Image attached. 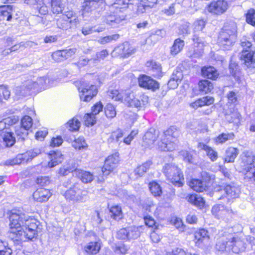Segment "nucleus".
<instances>
[{"instance_id": "nucleus-25", "label": "nucleus", "mask_w": 255, "mask_h": 255, "mask_svg": "<svg viewBox=\"0 0 255 255\" xmlns=\"http://www.w3.org/2000/svg\"><path fill=\"white\" fill-rule=\"evenodd\" d=\"M50 9L52 14L56 16L62 13L65 5L62 0H50Z\"/></svg>"}, {"instance_id": "nucleus-46", "label": "nucleus", "mask_w": 255, "mask_h": 255, "mask_svg": "<svg viewBox=\"0 0 255 255\" xmlns=\"http://www.w3.org/2000/svg\"><path fill=\"white\" fill-rule=\"evenodd\" d=\"M99 113H87L84 116L85 125L87 127L93 126L96 124V115Z\"/></svg>"}, {"instance_id": "nucleus-32", "label": "nucleus", "mask_w": 255, "mask_h": 255, "mask_svg": "<svg viewBox=\"0 0 255 255\" xmlns=\"http://www.w3.org/2000/svg\"><path fill=\"white\" fill-rule=\"evenodd\" d=\"M184 45L185 42L183 40L180 38L175 39L170 48V55L173 56L177 55L183 50Z\"/></svg>"}, {"instance_id": "nucleus-60", "label": "nucleus", "mask_w": 255, "mask_h": 255, "mask_svg": "<svg viewBox=\"0 0 255 255\" xmlns=\"http://www.w3.org/2000/svg\"><path fill=\"white\" fill-rule=\"evenodd\" d=\"M62 50H57L53 52L51 55L52 59L56 62H61L65 60Z\"/></svg>"}, {"instance_id": "nucleus-10", "label": "nucleus", "mask_w": 255, "mask_h": 255, "mask_svg": "<svg viewBox=\"0 0 255 255\" xmlns=\"http://www.w3.org/2000/svg\"><path fill=\"white\" fill-rule=\"evenodd\" d=\"M230 4L227 0H213L206 6V10L214 16H220L225 13L229 9Z\"/></svg>"}, {"instance_id": "nucleus-63", "label": "nucleus", "mask_w": 255, "mask_h": 255, "mask_svg": "<svg viewBox=\"0 0 255 255\" xmlns=\"http://www.w3.org/2000/svg\"><path fill=\"white\" fill-rule=\"evenodd\" d=\"M109 55V52L107 49H103L96 53L95 60L98 61L104 60Z\"/></svg>"}, {"instance_id": "nucleus-54", "label": "nucleus", "mask_w": 255, "mask_h": 255, "mask_svg": "<svg viewBox=\"0 0 255 255\" xmlns=\"http://www.w3.org/2000/svg\"><path fill=\"white\" fill-rule=\"evenodd\" d=\"M72 145L75 149L79 150L84 149L88 146L84 137L83 136H80L77 139H75Z\"/></svg>"}, {"instance_id": "nucleus-7", "label": "nucleus", "mask_w": 255, "mask_h": 255, "mask_svg": "<svg viewBox=\"0 0 255 255\" xmlns=\"http://www.w3.org/2000/svg\"><path fill=\"white\" fill-rule=\"evenodd\" d=\"M77 84V88L80 101L89 102L98 95L99 88L97 85L84 80L79 81Z\"/></svg>"}, {"instance_id": "nucleus-58", "label": "nucleus", "mask_w": 255, "mask_h": 255, "mask_svg": "<svg viewBox=\"0 0 255 255\" xmlns=\"http://www.w3.org/2000/svg\"><path fill=\"white\" fill-rule=\"evenodd\" d=\"M128 227L122 228L117 233V238L119 240L128 241Z\"/></svg>"}, {"instance_id": "nucleus-2", "label": "nucleus", "mask_w": 255, "mask_h": 255, "mask_svg": "<svg viewBox=\"0 0 255 255\" xmlns=\"http://www.w3.org/2000/svg\"><path fill=\"white\" fill-rule=\"evenodd\" d=\"M216 239V249L221 252H230L235 254L244 252L246 249V244L239 238L233 236L224 230H219L215 236Z\"/></svg>"}, {"instance_id": "nucleus-14", "label": "nucleus", "mask_w": 255, "mask_h": 255, "mask_svg": "<svg viewBox=\"0 0 255 255\" xmlns=\"http://www.w3.org/2000/svg\"><path fill=\"white\" fill-rule=\"evenodd\" d=\"M145 66L147 70L152 73V77L155 79H160L165 75L161 64L153 59L147 60Z\"/></svg>"}, {"instance_id": "nucleus-3", "label": "nucleus", "mask_w": 255, "mask_h": 255, "mask_svg": "<svg viewBox=\"0 0 255 255\" xmlns=\"http://www.w3.org/2000/svg\"><path fill=\"white\" fill-rule=\"evenodd\" d=\"M238 30L236 25L228 23L220 29L217 39L218 45L225 50L231 49L237 40Z\"/></svg>"}, {"instance_id": "nucleus-56", "label": "nucleus", "mask_w": 255, "mask_h": 255, "mask_svg": "<svg viewBox=\"0 0 255 255\" xmlns=\"http://www.w3.org/2000/svg\"><path fill=\"white\" fill-rule=\"evenodd\" d=\"M100 244L98 242H91L86 247V251L92 254H96L100 250Z\"/></svg>"}, {"instance_id": "nucleus-17", "label": "nucleus", "mask_w": 255, "mask_h": 255, "mask_svg": "<svg viewBox=\"0 0 255 255\" xmlns=\"http://www.w3.org/2000/svg\"><path fill=\"white\" fill-rule=\"evenodd\" d=\"M201 74L202 76L207 80L216 81L220 77V74L217 69L214 66L206 65L201 67Z\"/></svg>"}, {"instance_id": "nucleus-18", "label": "nucleus", "mask_w": 255, "mask_h": 255, "mask_svg": "<svg viewBox=\"0 0 255 255\" xmlns=\"http://www.w3.org/2000/svg\"><path fill=\"white\" fill-rule=\"evenodd\" d=\"M193 42V53L190 55L191 57H200L203 52L204 43L201 40L199 36L196 34H194L192 37Z\"/></svg>"}, {"instance_id": "nucleus-20", "label": "nucleus", "mask_w": 255, "mask_h": 255, "mask_svg": "<svg viewBox=\"0 0 255 255\" xmlns=\"http://www.w3.org/2000/svg\"><path fill=\"white\" fill-rule=\"evenodd\" d=\"M158 134V130H156L153 128H150L149 130L146 132L143 137V145L146 147H149L152 145L156 140Z\"/></svg>"}, {"instance_id": "nucleus-16", "label": "nucleus", "mask_w": 255, "mask_h": 255, "mask_svg": "<svg viewBox=\"0 0 255 255\" xmlns=\"http://www.w3.org/2000/svg\"><path fill=\"white\" fill-rule=\"evenodd\" d=\"M129 92H125L119 89L113 88L109 89L107 92V95L112 99L115 101H119L121 103H124L127 106V95Z\"/></svg>"}, {"instance_id": "nucleus-42", "label": "nucleus", "mask_w": 255, "mask_h": 255, "mask_svg": "<svg viewBox=\"0 0 255 255\" xmlns=\"http://www.w3.org/2000/svg\"><path fill=\"white\" fill-rule=\"evenodd\" d=\"M111 217L115 220L119 221L123 217L121 207L118 205L112 206L110 209Z\"/></svg>"}, {"instance_id": "nucleus-28", "label": "nucleus", "mask_w": 255, "mask_h": 255, "mask_svg": "<svg viewBox=\"0 0 255 255\" xmlns=\"http://www.w3.org/2000/svg\"><path fill=\"white\" fill-rule=\"evenodd\" d=\"M50 161L48 163L49 168H52L62 162L63 155L60 151H50L49 153Z\"/></svg>"}, {"instance_id": "nucleus-59", "label": "nucleus", "mask_w": 255, "mask_h": 255, "mask_svg": "<svg viewBox=\"0 0 255 255\" xmlns=\"http://www.w3.org/2000/svg\"><path fill=\"white\" fill-rule=\"evenodd\" d=\"M10 96V92L7 87L3 86H0V103L2 102V98L7 100Z\"/></svg>"}, {"instance_id": "nucleus-4", "label": "nucleus", "mask_w": 255, "mask_h": 255, "mask_svg": "<svg viewBox=\"0 0 255 255\" xmlns=\"http://www.w3.org/2000/svg\"><path fill=\"white\" fill-rule=\"evenodd\" d=\"M180 131L175 126H171L163 132L159 143V148L165 151H173L177 145V138L180 135Z\"/></svg>"}, {"instance_id": "nucleus-26", "label": "nucleus", "mask_w": 255, "mask_h": 255, "mask_svg": "<svg viewBox=\"0 0 255 255\" xmlns=\"http://www.w3.org/2000/svg\"><path fill=\"white\" fill-rule=\"evenodd\" d=\"M158 2V0H140L137 5V11L143 13L148 9L154 7Z\"/></svg>"}, {"instance_id": "nucleus-44", "label": "nucleus", "mask_w": 255, "mask_h": 255, "mask_svg": "<svg viewBox=\"0 0 255 255\" xmlns=\"http://www.w3.org/2000/svg\"><path fill=\"white\" fill-rule=\"evenodd\" d=\"M152 164V163L151 161H147L135 168L134 170L135 174L136 175H138L139 176H142L144 173L149 169Z\"/></svg>"}, {"instance_id": "nucleus-19", "label": "nucleus", "mask_w": 255, "mask_h": 255, "mask_svg": "<svg viewBox=\"0 0 255 255\" xmlns=\"http://www.w3.org/2000/svg\"><path fill=\"white\" fill-rule=\"evenodd\" d=\"M214 102L215 99L213 97L206 96L197 99L190 103V106L193 109H197L204 106H209L213 104Z\"/></svg>"}, {"instance_id": "nucleus-50", "label": "nucleus", "mask_w": 255, "mask_h": 255, "mask_svg": "<svg viewBox=\"0 0 255 255\" xmlns=\"http://www.w3.org/2000/svg\"><path fill=\"white\" fill-rule=\"evenodd\" d=\"M139 227L130 226L128 227V241L134 240L139 237L140 232Z\"/></svg>"}, {"instance_id": "nucleus-51", "label": "nucleus", "mask_w": 255, "mask_h": 255, "mask_svg": "<svg viewBox=\"0 0 255 255\" xmlns=\"http://www.w3.org/2000/svg\"><path fill=\"white\" fill-rule=\"evenodd\" d=\"M177 73H179L180 76L174 77V73L172 75V77L170 78L167 82V86L170 89H174L178 87V81H180L182 77V74L179 71H176Z\"/></svg>"}, {"instance_id": "nucleus-24", "label": "nucleus", "mask_w": 255, "mask_h": 255, "mask_svg": "<svg viewBox=\"0 0 255 255\" xmlns=\"http://www.w3.org/2000/svg\"><path fill=\"white\" fill-rule=\"evenodd\" d=\"M51 195L49 190L45 188H39L33 193V197L37 202H44L47 201Z\"/></svg>"}, {"instance_id": "nucleus-29", "label": "nucleus", "mask_w": 255, "mask_h": 255, "mask_svg": "<svg viewBox=\"0 0 255 255\" xmlns=\"http://www.w3.org/2000/svg\"><path fill=\"white\" fill-rule=\"evenodd\" d=\"M242 163L244 168L251 166L255 162V156L249 150L244 151L241 155Z\"/></svg>"}, {"instance_id": "nucleus-23", "label": "nucleus", "mask_w": 255, "mask_h": 255, "mask_svg": "<svg viewBox=\"0 0 255 255\" xmlns=\"http://www.w3.org/2000/svg\"><path fill=\"white\" fill-rule=\"evenodd\" d=\"M198 91L202 94L212 93L214 90L213 83L207 79H201L198 82Z\"/></svg>"}, {"instance_id": "nucleus-37", "label": "nucleus", "mask_w": 255, "mask_h": 255, "mask_svg": "<svg viewBox=\"0 0 255 255\" xmlns=\"http://www.w3.org/2000/svg\"><path fill=\"white\" fill-rule=\"evenodd\" d=\"M227 99V106L229 108H234L239 103L238 97L237 93L233 91H229L226 95Z\"/></svg>"}, {"instance_id": "nucleus-11", "label": "nucleus", "mask_w": 255, "mask_h": 255, "mask_svg": "<svg viewBox=\"0 0 255 255\" xmlns=\"http://www.w3.org/2000/svg\"><path fill=\"white\" fill-rule=\"evenodd\" d=\"M119 161V153H115L109 155L106 159L105 164L102 168L99 169L100 174L98 177L99 182H103L105 177L108 176L116 167Z\"/></svg>"}, {"instance_id": "nucleus-12", "label": "nucleus", "mask_w": 255, "mask_h": 255, "mask_svg": "<svg viewBox=\"0 0 255 255\" xmlns=\"http://www.w3.org/2000/svg\"><path fill=\"white\" fill-rule=\"evenodd\" d=\"M138 86L143 89L155 92L160 89V83L156 79L146 74H140L137 78Z\"/></svg>"}, {"instance_id": "nucleus-8", "label": "nucleus", "mask_w": 255, "mask_h": 255, "mask_svg": "<svg viewBox=\"0 0 255 255\" xmlns=\"http://www.w3.org/2000/svg\"><path fill=\"white\" fill-rule=\"evenodd\" d=\"M63 196L67 201L73 204L85 203L88 199L87 191L81 189L77 184L67 190Z\"/></svg>"}, {"instance_id": "nucleus-31", "label": "nucleus", "mask_w": 255, "mask_h": 255, "mask_svg": "<svg viewBox=\"0 0 255 255\" xmlns=\"http://www.w3.org/2000/svg\"><path fill=\"white\" fill-rule=\"evenodd\" d=\"M208 233V231L204 229H200L195 233L194 238L197 246L200 247L202 243L208 241L209 237Z\"/></svg>"}, {"instance_id": "nucleus-36", "label": "nucleus", "mask_w": 255, "mask_h": 255, "mask_svg": "<svg viewBox=\"0 0 255 255\" xmlns=\"http://www.w3.org/2000/svg\"><path fill=\"white\" fill-rule=\"evenodd\" d=\"M77 175L81 179V181L85 183L91 182L94 179V176L90 172L81 169L76 170Z\"/></svg>"}, {"instance_id": "nucleus-62", "label": "nucleus", "mask_w": 255, "mask_h": 255, "mask_svg": "<svg viewBox=\"0 0 255 255\" xmlns=\"http://www.w3.org/2000/svg\"><path fill=\"white\" fill-rule=\"evenodd\" d=\"M12 250L7 247L5 244L0 240V255H11Z\"/></svg>"}, {"instance_id": "nucleus-22", "label": "nucleus", "mask_w": 255, "mask_h": 255, "mask_svg": "<svg viewBox=\"0 0 255 255\" xmlns=\"http://www.w3.org/2000/svg\"><path fill=\"white\" fill-rule=\"evenodd\" d=\"M9 230L8 233V237L15 244L16 242V213L13 211L9 213Z\"/></svg>"}, {"instance_id": "nucleus-9", "label": "nucleus", "mask_w": 255, "mask_h": 255, "mask_svg": "<svg viewBox=\"0 0 255 255\" xmlns=\"http://www.w3.org/2000/svg\"><path fill=\"white\" fill-rule=\"evenodd\" d=\"M163 173L174 185L180 187L183 185L184 177L180 168L173 163L165 164L162 168Z\"/></svg>"}, {"instance_id": "nucleus-38", "label": "nucleus", "mask_w": 255, "mask_h": 255, "mask_svg": "<svg viewBox=\"0 0 255 255\" xmlns=\"http://www.w3.org/2000/svg\"><path fill=\"white\" fill-rule=\"evenodd\" d=\"M230 74L235 78V80L239 83L241 81V71L239 66L237 64L232 63L229 67Z\"/></svg>"}, {"instance_id": "nucleus-39", "label": "nucleus", "mask_w": 255, "mask_h": 255, "mask_svg": "<svg viewBox=\"0 0 255 255\" xmlns=\"http://www.w3.org/2000/svg\"><path fill=\"white\" fill-rule=\"evenodd\" d=\"M233 132H225L220 134L216 138L215 141L217 143H224L228 140H233L235 138Z\"/></svg>"}, {"instance_id": "nucleus-43", "label": "nucleus", "mask_w": 255, "mask_h": 255, "mask_svg": "<svg viewBox=\"0 0 255 255\" xmlns=\"http://www.w3.org/2000/svg\"><path fill=\"white\" fill-rule=\"evenodd\" d=\"M207 23V20L204 18H200L195 20L193 23L194 32L203 31Z\"/></svg>"}, {"instance_id": "nucleus-48", "label": "nucleus", "mask_w": 255, "mask_h": 255, "mask_svg": "<svg viewBox=\"0 0 255 255\" xmlns=\"http://www.w3.org/2000/svg\"><path fill=\"white\" fill-rule=\"evenodd\" d=\"M63 15L66 20L70 24H76L78 21V16L72 10L66 11Z\"/></svg>"}, {"instance_id": "nucleus-35", "label": "nucleus", "mask_w": 255, "mask_h": 255, "mask_svg": "<svg viewBox=\"0 0 255 255\" xmlns=\"http://www.w3.org/2000/svg\"><path fill=\"white\" fill-rule=\"evenodd\" d=\"M186 199L189 203L198 207H203L205 204L203 198L196 194H189Z\"/></svg>"}, {"instance_id": "nucleus-57", "label": "nucleus", "mask_w": 255, "mask_h": 255, "mask_svg": "<svg viewBox=\"0 0 255 255\" xmlns=\"http://www.w3.org/2000/svg\"><path fill=\"white\" fill-rule=\"evenodd\" d=\"M30 160H31V157H29L28 151L23 154L17 155V164L27 162Z\"/></svg>"}, {"instance_id": "nucleus-41", "label": "nucleus", "mask_w": 255, "mask_h": 255, "mask_svg": "<svg viewBox=\"0 0 255 255\" xmlns=\"http://www.w3.org/2000/svg\"><path fill=\"white\" fill-rule=\"evenodd\" d=\"M69 130L71 131H78L81 126L80 122L75 117L69 120L65 125Z\"/></svg>"}, {"instance_id": "nucleus-21", "label": "nucleus", "mask_w": 255, "mask_h": 255, "mask_svg": "<svg viewBox=\"0 0 255 255\" xmlns=\"http://www.w3.org/2000/svg\"><path fill=\"white\" fill-rule=\"evenodd\" d=\"M118 54L122 58H126L132 54L135 50L132 45L128 42H125L117 48Z\"/></svg>"}, {"instance_id": "nucleus-45", "label": "nucleus", "mask_w": 255, "mask_h": 255, "mask_svg": "<svg viewBox=\"0 0 255 255\" xmlns=\"http://www.w3.org/2000/svg\"><path fill=\"white\" fill-rule=\"evenodd\" d=\"M246 22L253 26H255V9L251 8L248 9L245 14Z\"/></svg>"}, {"instance_id": "nucleus-52", "label": "nucleus", "mask_w": 255, "mask_h": 255, "mask_svg": "<svg viewBox=\"0 0 255 255\" xmlns=\"http://www.w3.org/2000/svg\"><path fill=\"white\" fill-rule=\"evenodd\" d=\"M15 137L13 136V133L7 132L3 137L2 143L5 147H10L15 143Z\"/></svg>"}, {"instance_id": "nucleus-34", "label": "nucleus", "mask_w": 255, "mask_h": 255, "mask_svg": "<svg viewBox=\"0 0 255 255\" xmlns=\"http://www.w3.org/2000/svg\"><path fill=\"white\" fill-rule=\"evenodd\" d=\"M239 153V150L237 148L233 147L228 148L226 150L224 161L227 163L234 162Z\"/></svg>"}, {"instance_id": "nucleus-5", "label": "nucleus", "mask_w": 255, "mask_h": 255, "mask_svg": "<svg viewBox=\"0 0 255 255\" xmlns=\"http://www.w3.org/2000/svg\"><path fill=\"white\" fill-rule=\"evenodd\" d=\"M213 196L218 200H223V203L233 202L234 200L238 198L240 194L239 188L234 183L226 184L224 189L220 188L215 190Z\"/></svg>"}, {"instance_id": "nucleus-64", "label": "nucleus", "mask_w": 255, "mask_h": 255, "mask_svg": "<svg viewBox=\"0 0 255 255\" xmlns=\"http://www.w3.org/2000/svg\"><path fill=\"white\" fill-rule=\"evenodd\" d=\"M50 180L48 176H39L36 179V183L41 186H45L50 184Z\"/></svg>"}, {"instance_id": "nucleus-47", "label": "nucleus", "mask_w": 255, "mask_h": 255, "mask_svg": "<svg viewBox=\"0 0 255 255\" xmlns=\"http://www.w3.org/2000/svg\"><path fill=\"white\" fill-rule=\"evenodd\" d=\"M149 188L151 194L155 197L160 196L162 194L160 185L156 182H152L149 184Z\"/></svg>"}, {"instance_id": "nucleus-27", "label": "nucleus", "mask_w": 255, "mask_h": 255, "mask_svg": "<svg viewBox=\"0 0 255 255\" xmlns=\"http://www.w3.org/2000/svg\"><path fill=\"white\" fill-rule=\"evenodd\" d=\"M124 19L123 16L119 15L113 12L105 15L104 21L106 24L112 26L120 24Z\"/></svg>"}, {"instance_id": "nucleus-61", "label": "nucleus", "mask_w": 255, "mask_h": 255, "mask_svg": "<svg viewBox=\"0 0 255 255\" xmlns=\"http://www.w3.org/2000/svg\"><path fill=\"white\" fill-rule=\"evenodd\" d=\"M128 250V248L124 244H120L117 245L114 250L116 255H123L125 254Z\"/></svg>"}, {"instance_id": "nucleus-30", "label": "nucleus", "mask_w": 255, "mask_h": 255, "mask_svg": "<svg viewBox=\"0 0 255 255\" xmlns=\"http://www.w3.org/2000/svg\"><path fill=\"white\" fill-rule=\"evenodd\" d=\"M189 186L194 191L198 192H202L206 191L209 187L207 183H204L201 180L192 179L189 183Z\"/></svg>"}, {"instance_id": "nucleus-40", "label": "nucleus", "mask_w": 255, "mask_h": 255, "mask_svg": "<svg viewBox=\"0 0 255 255\" xmlns=\"http://www.w3.org/2000/svg\"><path fill=\"white\" fill-rule=\"evenodd\" d=\"M11 7L9 5H3L0 6V16L2 17L3 19L9 21L12 17Z\"/></svg>"}, {"instance_id": "nucleus-53", "label": "nucleus", "mask_w": 255, "mask_h": 255, "mask_svg": "<svg viewBox=\"0 0 255 255\" xmlns=\"http://www.w3.org/2000/svg\"><path fill=\"white\" fill-rule=\"evenodd\" d=\"M120 38L119 34H114L111 35H107L101 37L98 40V42L101 44H105L112 41H116Z\"/></svg>"}, {"instance_id": "nucleus-15", "label": "nucleus", "mask_w": 255, "mask_h": 255, "mask_svg": "<svg viewBox=\"0 0 255 255\" xmlns=\"http://www.w3.org/2000/svg\"><path fill=\"white\" fill-rule=\"evenodd\" d=\"M32 125V120L31 117L28 116H24L21 120V127L19 130L17 129V138L21 141L24 139V136H27V130L29 129Z\"/></svg>"}, {"instance_id": "nucleus-6", "label": "nucleus", "mask_w": 255, "mask_h": 255, "mask_svg": "<svg viewBox=\"0 0 255 255\" xmlns=\"http://www.w3.org/2000/svg\"><path fill=\"white\" fill-rule=\"evenodd\" d=\"M243 48L240 60L246 69L253 70L255 69V49L251 42L244 40L241 43Z\"/></svg>"}, {"instance_id": "nucleus-55", "label": "nucleus", "mask_w": 255, "mask_h": 255, "mask_svg": "<svg viewBox=\"0 0 255 255\" xmlns=\"http://www.w3.org/2000/svg\"><path fill=\"white\" fill-rule=\"evenodd\" d=\"M36 8L41 15H45L48 13V7L45 3V0H40L36 5Z\"/></svg>"}, {"instance_id": "nucleus-1", "label": "nucleus", "mask_w": 255, "mask_h": 255, "mask_svg": "<svg viewBox=\"0 0 255 255\" xmlns=\"http://www.w3.org/2000/svg\"><path fill=\"white\" fill-rule=\"evenodd\" d=\"M17 210V244L18 242L32 240L36 237L38 222Z\"/></svg>"}, {"instance_id": "nucleus-13", "label": "nucleus", "mask_w": 255, "mask_h": 255, "mask_svg": "<svg viewBox=\"0 0 255 255\" xmlns=\"http://www.w3.org/2000/svg\"><path fill=\"white\" fill-rule=\"evenodd\" d=\"M127 96V106L129 107H142L146 105L149 101L148 96L143 92L139 95L138 98H136L132 91H129Z\"/></svg>"}, {"instance_id": "nucleus-49", "label": "nucleus", "mask_w": 255, "mask_h": 255, "mask_svg": "<svg viewBox=\"0 0 255 255\" xmlns=\"http://www.w3.org/2000/svg\"><path fill=\"white\" fill-rule=\"evenodd\" d=\"M38 84L36 82H29L25 86L23 91L29 94L32 92L37 93L39 92Z\"/></svg>"}, {"instance_id": "nucleus-33", "label": "nucleus", "mask_w": 255, "mask_h": 255, "mask_svg": "<svg viewBox=\"0 0 255 255\" xmlns=\"http://www.w3.org/2000/svg\"><path fill=\"white\" fill-rule=\"evenodd\" d=\"M100 0H84L82 6V10L85 12H91L99 7Z\"/></svg>"}]
</instances>
